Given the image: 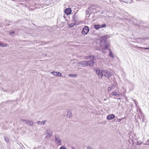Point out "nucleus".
<instances>
[{"mask_svg":"<svg viewBox=\"0 0 149 149\" xmlns=\"http://www.w3.org/2000/svg\"><path fill=\"white\" fill-rule=\"evenodd\" d=\"M110 37L109 35H105L101 37L100 45L102 49L107 50L109 48V47L110 46V44L107 42V39L109 38Z\"/></svg>","mask_w":149,"mask_h":149,"instance_id":"f257e3e1","label":"nucleus"},{"mask_svg":"<svg viewBox=\"0 0 149 149\" xmlns=\"http://www.w3.org/2000/svg\"><path fill=\"white\" fill-rule=\"evenodd\" d=\"M103 76H104L109 79L113 74L111 71L106 70H103Z\"/></svg>","mask_w":149,"mask_h":149,"instance_id":"f03ea898","label":"nucleus"},{"mask_svg":"<svg viewBox=\"0 0 149 149\" xmlns=\"http://www.w3.org/2000/svg\"><path fill=\"white\" fill-rule=\"evenodd\" d=\"M96 74L99 79H102L103 77V70H100L98 68L95 70Z\"/></svg>","mask_w":149,"mask_h":149,"instance_id":"7ed1b4c3","label":"nucleus"},{"mask_svg":"<svg viewBox=\"0 0 149 149\" xmlns=\"http://www.w3.org/2000/svg\"><path fill=\"white\" fill-rule=\"evenodd\" d=\"M89 31V27L87 26H85L83 28L81 33L83 35H86Z\"/></svg>","mask_w":149,"mask_h":149,"instance_id":"20e7f679","label":"nucleus"},{"mask_svg":"<svg viewBox=\"0 0 149 149\" xmlns=\"http://www.w3.org/2000/svg\"><path fill=\"white\" fill-rule=\"evenodd\" d=\"M106 26V24H103L102 25L100 24H94V28L97 29H98L100 28H102L105 27Z\"/></svg>","mask_w":149,"mask_h":149,"instance_id":"39448f33","label":"nucleus"},{"mask_svg":"<svg viewBox=\"0 0 149 149\" xmlns=\"http://www.w3.org/2000/svg\"><path fill=\"white\" fill-rule=\"evenodd\" d=\"M73 18V22H74L75 23L79 21V19L78 18V15L77 14V13L75 12L74 13V15L72 17Z\"/></svg>","mask_w":149,"mask_h":149,"instance_id":"423d86ee","label":"nucleus"},{"mask_svg":"<svg viewBox=\"0 0 149 149\" xmlns=\"http://www.w3.org/2000/svg\"><path fill=\"white\" fill-rule=\"evenodd\" d=\"M55 142L56 144H58L59 145H61L62 143H61V141L59 136H56V135L55 136Z\"/></svg>","mask_w":149,"mask_h":149,"instance_id":"0eeeda50","label":"nucleus"},{"mask_svg":"<svg viewBox=\"0 0 149 149\" xmlns=\"http://www.w3.org/2000/svg\"><path fill=\"white\" fill-rule=\"evenodd\" d=\"M64 12L67 15H68L71 13L72 10L71 8H68L65 9Z\"/></svg>","mask_w":149,"mask_h":149,"instance_id":"6e6552de","label":"nucleus"},{"mask_svg":"<svg viewBox=\"0 0 149 149\" xmlns=\"http://www.w3.org/2000/svg\"><path fill=\"white\" fill-rule=\"evenodd\" d=\"M94 63V61L93 60H91L90 61H87V66H90V67H92Z\"/></svg>","mask_w":149,"mask_h":149,"instance_id":"1a4fd4ad","label":"nucleus"},{"mask_svg":"<svg viewBox=\"0 0 149 149\" xmlns=\"http://www.w3.org/2000/svg\"><path fill=\"white\" fill-rule=\"evenodd\" d=\"M115 116L113 114H111L108 115L107 117V119L108 120H111L114 118Z\"/></svg>","mask_w":149,"mask_h":149,"instance_id":"9d476101","label":"nucleus"},{"mask_svg":"<svg viewBox=\"0 0 149 149\" xmlns=\"http://www.w3.org/2000/svg\"><path fill=\"white\" fill-rule=\"evenodd\" d=\"M79 64L81 65L83 67L87 66V61H84L80 62Z\"/></svg>","mask_w":149,"mask_h":149,"instance_id":"9b49d317","label":"nucleus"},{"mask_svg":"<svg viewBox=\"0 0 149 149\" xmlns=\"http://www.w3.org/2000/svg\"><path fill=\"white\" fill-rule=\"evenodd\" d=\"M136 136L134 134H131L129 135V138L133 141L134 140H136V138H135Z\"/></svg>","mask_w":149,"mask_h":149,"instance_id":"f8f14e48","label":"nucleus"},{"mask_svg":"<svg viewBox=\"0 0 149 149\" xmlns=\"http://www.w3.org/2000/svg\"><path fill=\"white\" fill-rule=\"evenodd\" d=\"M52 132L50 131H46V136L50 138L51 135H52Z\"/></svg>","mask_w":149,"mask_h":149,"instance_id":"ddd939ff","label":"nucleus"},{"mask_svg":"<svg viewBox=\"0 0 149 149\" xmlns=\"http://www.w3.org/2000/svg\"><path fill=\"white\" fill-rule=\"evenodd\" d=\"M108 50L109 51V56L110 57L113 58L114 57L112 53V52H111V49L110 48H109L108 49Z\"/></svg>","mask_w":149,"mask_h":149,"instance_id":"4468645a","label":"nucleus"},{"mask_svg":"<svg viewBox=\"0 0 149 149\" xmlns=\"http://www.w3.org/2000/svg\"><path fill=\"white\" fill-rule=\"evenodd\" d=\"M72 116L71 112L70 111H68L67 117L68 118H70Z\"/></svg>","mask_w":149,"mask_h":149,"instance_id":"2eb2a0df","label":"nucleus"},{"mask_svg":"<svg viewBox=\"0 0 149 149\" xmlns=\"http://www.w3.org/2000/svg\"><path fill=\"white\" fill-rule=\"evenodd\" d=\"M0 46L2 47H5L7 46V45L5 43H3L2 42H0Z\"/></svg>","mask_w":149,"mask_h":149,"instance_id":"dca6fc26","label":"nucleus"},{"mask_svg":"<svg viewBox=\"0 0 149 149\" xmlns=\"http://www.w3.org/2000/svg\"><path fill=\"white\" fill-rule=\"evenodd\" d=\"M27 124L28 125L31 126H33V122L31 120H28Z\"/></svg>","mask_w":149,"mask_h":149,"instance_id":"f3484780","label":"nucleus"},{"mask_svg":"<svg viewBox=\"0 0 149 149\" xmlns=\"http://www.w3.org/2000/svg\"><path fill=\"white\" fill-rule=\"evenodd\" d=\"M10 35L13 36H15V33L14 31H12L10 33Z\"/></svg>","mask_w":149,"mask_h":149,"instance_id":"a211bd4d","label":"nucleus"},{"mask_svg":"<svg viewBox=\"0 0 149 149\" xmlns=\"http://www.w3.org/2000/svg\"><path fill=\"white\" fill-rule=\"evenodd\" d=\"M111 94L112 95L117 96L118 95V94L116 92H112Z\"/></svg>","mask_w":149,"mask_h":149,"instance_id":"6ab92c4d","label":"nucleus"},{"mask_svg":"<svg viewBox=\"0 0 149 149\" xmlns=\"http://www.w3.org/2000/svg\"><path fill=\"white\" fill-rule=\"evenodd\" d=\"M137 47L138 48H141V49H149V47H139L137 46H135L134 47Z\"/></svg>","mask_w":149,"mask_h":149,"instance_id":"aec40b11","label":"nucleus"},{"mask_svg":"<svg viewBox=\"0 0 149 149\" xmlns=\"http://www.w3.org/2000/svg\"><path fill=\"white\" fill-rule=\"evenodd\" d=\"M76 24L75 23L73 22V24H69L68 26L70 27H72L74 25H75Z\"/></svg>","mask_w":149,"mask_h":149,"instance_id":"412c9836","label":"nucleus"},{"mask_svg":"<svg viewBox=\"0 0 149 149\" xmlns=\"http://www.w3.org/2000/svg\"><path fill=\"white\" fill-rule=\"evenodd\" d=\"M69 77H77V75L75 74H69Z\"/></svg>","mask_w":149,"mask_h":149,"instance_id":"4be33fe9","label":"nucleus"},{"mask_svg":"<svg viewBox=\"0 0 149 149\" xmlns=\"http://www.w3.org/2000/svg\"><path fill=\"white\" fill-rule=\"evenodd\" d=\"M85 57L86 59H91V55H90L89 56H86Z\"/></svg>","mask_w":149,"mask_h":149,"instance_id":"5701e85b","label":"nucleus"},{"mask_svg":"<svg viewBox=\"0 0 149 149\" xmlns=\"http://www.w3.org/2000/svg\"><path fill=\"white\" fill-rule=\"evenodd\" d=\"M4 139L6 142H9V139L7 137L4 136Z\"/></svg>","mask_w":149,"mask_h":149,"instance_id":"b1692460","label":"nucleus"},{"mask_svg":"<svg viewBox=\"0 0 149 149\" xmlns=\"http://www.w3.org/2000/svg\"><path fill=\"white\" fill-rule=\"evenodd\" d=\"M52 73L54 75L56 76L57 75L58 72H57L53 71Z\"/></svg>","mask_w":149,"mask_h":149,"instance_id":"393cba45","label":"nucleus"},{"mask_svg":"<svg viewBox=\"0 0 149 149\" xmlns=\"http://www.w3.org/2000/svg\"><path fill=\"white\" fill-rule=\"evenodd\" d=\"M91 9L92 10H95V9L96 8V7L94 5H91Z\"/></svg>","mask_w":149,"mask_h":149,"instance_id":"a878e982","label":"nucleus"},{"mask_svg":"<svg viewBox=\"0 0 149 149\" xmlns=\"http://www.w3.org/2000/svg\"><path fill=\"white\" fill-rule=\"evenodd\" d=\"M123 118H122V119H115V120L116 122H120L123 119Z\"/></svg>","mask_w":149,"mask_h":149,"instance_id":"bb28decb","label":"nucleus"},{"mask_svg":"<svg viewBox=\"0 0 149 149\" xmlns=\"http://www.w3.org/2000/svg\"><path fill=\"white\" fill-rule=\"evenodd\" d=\"M59 149H66V148L65 146H62Z\"/></svg>","mask_w":149,"mask_h":149,"instance_id":"cd10ccee","label":"nucleus"},{"mask_svg":"<svg viewBox=\"0 0 149 149\" xmlns=\"http://www.w3.org/2000/svg\"><path fill=\"white\" fill-rule=\"evenodd\" d=\"M141 116L142 117V122H144L145 121V119L144 118V116L143 115H141Z\"/></svg>","mask_w":149,"mask_h":149,"instance_id":"c85d7f7f","label":"nucleus"},{"mask_svg":"<svg viewBox=\"0 0 149 149\" xmlns=\"http://www.w3.org/2000/svg\"><path fill=\"white\" fill-rule=\"evenodd\" d=\"M62 75V74L59 72H58L57 75L59 77H61Z\"/></svg>","mask_w":149,"mask_h":149,"instance_id":"c756f323","label":"nucleus"},{"mask_svg":"<svg viewBox=\"0 0 149 149\" xmlns=\"http://www.w3.org/2000/svg\"><path fill=\"white\" fill-rule=\"evenodd\" d=\"M125 3H129L130 4H131V3L132 2V0H131V1L130 2H129V1H123Z\"/></svg>","mask_w":149,"mask_h":149,"instance_id":"7c9ffc66","label":"nucleus"},{"mask_svg":"<svg viewBox=\"0 0 149 149\" xmlns=\"http://www.w3.org/2000/svg\"><path fill=\"white\" fill-rule=\"evenodd\" d=\"M91 59H95V56L91 55Z\"/></svg>","mask_w":149,"mask_h":149,"instance_id":"2f4dec72","label":"nucleus"},{"mask_svg":"<svg viewBox=\"0 0 149 149\" xmlns=\"http://www.w3.org/2000/svg\"><path fill=\"white\" fill-rule=\"evenodd\" d=\"M115 86L114 85H113L111 86L110 87H111V89H113V88H114V87Z\"/></svg>","mask_w":149,"mask_h":149,"instance_id":"473e14b6","label":"nucleus"},{"mask_svg":"<svg viewBox=\"0 0 149 149\" xmlns=\"http://www.w3.org/2000/svg\"><path fill=\"white\" fill-rule=\"evenodd\" d=\"M135 121L136 122V125H137L138 124V125H139V122L137 120H135Z\"/></svg>","mask_w":149,"mask_h":149,"instance_id":"72a5a7b5","label":"nucleus"},{"mask_svg":"<svg viewBox=\"0 0 149 149\" xmlns=\"http://www.w3.org/2000/svg\"><path fill=\"white\" fill-rule=\"evenodd\" d=\"M146 144L147 145H149V140L146 141Z\"/></svg>","mask_w":149,"mask_h":149,"instance_id":"f704fd0d","label":"nucleus"},{"mask_svg":"<svg viewBox=\"0 0 149 149\" xmlns=\"http://www.w3.org/2000/svg\"><path fill=\"white\" fill-rule=\"evenodd\" d=\"M138 110H139V112L141 114H142V112L141 111V109L139 108L138 109Z\"/></svg>","mask_w":149,"mask_h":149,"instance_id":"c9c22d12","label":"nucleus"},{"mask_svg":"<svg viewBox=\"0 0 149 149\" xmlns=\"http://www.w3.org/2000/svg\"><path fill=\"white\" fill-rule=\"evenodd\" d=\"M111 87H110L108 88V91H110L111 90Z\"/></svg>","mask_w":149,"mask_h":149,"instance_id":"e433bc0d","label":"nucleus"},{"mask_svg":"<svg viewBox=\"0 0 149 149\" xmlns=\"http://www.w3.org/2000/svg\"><path fill=\"white\" fill-rule=\"evenodd\" d=\"M38 125H40V124H42V123H41V122H40V121H38Z\"/></svg>","mask_w":149,"mask_h":149,"instance_id":"4c0bfd02","label":"nucleus"},{"mask_svg":"<svg viewBox=\"0 0 149 149\" xmlns=\"http://www.w3.org/2000/svg\"><path fill=\"white\" fill-rule=\"evenodd\" d=\"M41 123H42V125H44L45 123V120H43L42 121V122H41Z\"/></svg>","mask_w":149,"mask_h":149,"instance_id":"58836bf2","label":"nucleus"},{"mask_svg":"<svg viewBox=\"0 0 149 149\" xmlns=\"http://www.w3.org/2000/svg\"><path fill=\"white\" fill-rule=\"evenodd\" d=\"M86 15H87L88 14H89V13H88V11L87 10H86Z\"/></svg>","mask_w":149,"mask_h":149,"instance_id":"ea45409f","label":"nucleus"},{"mask_svg":"<svg viewBox=\"0 0 149 149\" xmlns=\"http://www.w3.org/2000/svg\"><path fill=\"white\" fill-rule=\"evenodd\" d=\"M28 120H25L24 122V123L27 124V123L28 122Z\"/></svg>","mask_w":149,"mask_h":149,"instance_id":"a19ab883","label":"nucleus"},{"mask_svg":"<svg viewBox=\"0 0 149 149\" xmlns=\"http://www.w3.org/2000/svg\"><path fill=\"white\" fill-rule=\"evenodd\" d=\"M87 149H92L91 148L90 146H88L87 147Z\"/></svg>","mask_w":149,"mask_h":149,"instance_id":"79ce46f5","label":"nucleus"},{"mask_svg":"<svg viewBox=\"0 0 149 149\" xmlns=\"http://www.w3.org/2000/svg\"><path fill=\"white\" fill-rule=\"evenodd\" d=\"M91 9V6H89L88 8V9Z\"/></svg>","mask_w":149,"mask_h":149,"instance_id":"37998d69","label":"nucleus"},{"mask_svg":"<svg viewBox=\"0 0 149 149\" xmlns=\"http://www.w3.org/2000/svg\"><path fill=\"white\" fill-rule=\"evenodd\" d=\"M21 120L23 122H24L25 120H24V119H22Z\"/></svg>","mask_w":149,"mask_h":149,"instance_id":"c03bdc74","label":"nucleus"},{"mask_svg":"<svg viewBox=\"0 0 149 149\" xmlns=\"http://www.w3.org/2000/svg\"><path fill=\"white\" fill-rule=\"evenodd\" d=\"M138 118H139V119H141V118H140V116H138Z\"/></svg>","mask_w":149,"mask_h":149,"instance_id":"a18cd8bd","label":"nucleus"},{"mask_svg":"<svg viewBox=\"0 0 149 149\" xmlns=\"http://www.w3.org/2000/svg\"><path fill=\"white\" fill-rule=\"evenodd\" d=\"M71 149H75L74 147H72Z\"/></svg>","mask_w":149,"mask_h":149,"instance_id":"49530a36","label":"nucleus"},{"mask_svg":"<svg viewBox=\"0 0 149 149\" xmlns=\"http://www.w3.org/2000/svg\"><path fill=\"white\" fill-rule=\"evenodd\" d=\"M12 1H14L15 0H12Z\"/></svg>","mask_w":149,"mask_h":149,"instance_id":"de8ad7c7","label":"nucleus"}]
</instances>
